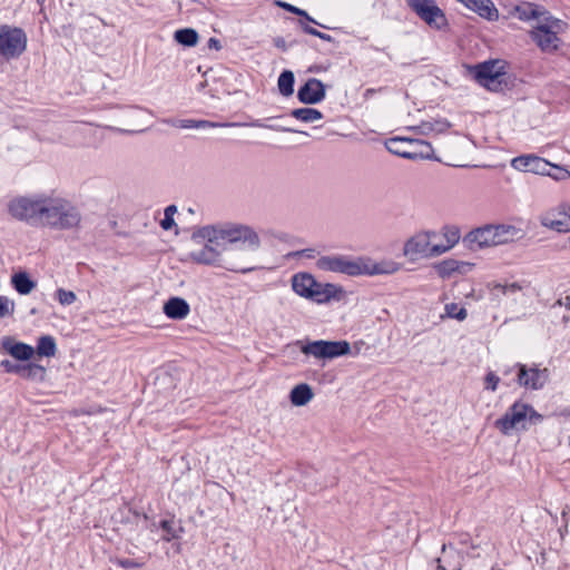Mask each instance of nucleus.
<instances>
[{"instance_id":"obj_28","label":"nucleus","mask_w":570,"mask_h":570,"mask_svg":"<svg viewBox=\"0 0 570 570\" xmlns=\"http://www.w3.org/2000/svg\"><path fill=\"white\" fill-rule=\"evenodd\" d=\"M20 376L31 381H42L46 376V368L39 364L29 363L22 365Z\"/></svg>"},{"instance_id":"obj_31","label":"nucleus","mask_w":570,"mask_h":570,"mask_svg":"<svg viewBox=\"0 0 570 570\" xmlns=\"http://www.w3.org/2000/svg\"><path fill=\"white\" fill-rule=\"evenodd\" d=\"M461 263L454 259H446L436 265V271L441 277H449L454 272L460 271Z\"/></svg>"},{"instance_id":"obj_39","label":"nucleus","mask_w":570,"mask_h":570,"mask_svg":"<svg viewBox=\"0 0 570 570\" xmlns=\"http://www.w3.org/2000/svg\"><path fill=\"white\" fill-rule=\"evenodd\" d=\"M409 7L416 13H421L424 10L435 3V0H406Z\"/></svg>"},{"instance_id":"obj_25","label":"nucleus","mask_w":570,"mask_h":570,"mask_svg":"<svg viewBox=\"0 0 570 570\" xmlns=\"http://www.w3.org/2000/svg\"><path fill=\"white\" fill-rule=\"evenodd\" d=\"M291 116L306 124L315 122L323 118V114L320 110L311 107L293 109Z\"/></svg>"},{"instance_id":"obj_41","label":"nucleus","mask_w":570,"mask_h":570,"mask_svg":"<svg viewBox=\"0 0 570 570\" xmlns=\"http://www.w3.org/2000/svg\"><path fill=\"white\" fill-rule=\"evenodd\" d=\"M494 288L500 289V292L504 295L514 294L522 289L521 285L518 283L511 284H497Z\"/></svg>"},{"instance_id":"obj_21","label":"nucleus","mask_w":570,"mask_h":570,"mask_svg":"<svg viewBox=\"0 0 570 570\" xmlns=\"http://www.w3.org/2000/svg\"><path fill=\"white\" fill-rule=\"evenodd\" d=\"M515 13L520 20L529 21L535 19L537 22L541 21L544 16H551L542 7L529 2L515 7Z\"/></svg>"},{"instance_id":"obj_37","label":"nucleus","mask_w":570,"mask_h":570,"mask_svg":"<svg viewBox=\"0 0 570 570\" xmlns=\"http://www.w3.org/2000/svg\"><path fill=\"white\" fill-rule=\"evenodd\" d=\"M276 4L292 13L304 17L308 22L318 24L305 10H302L293 4L283 1H277Z\"/></svg>"},{"instance_id":"obj_52","label":"nucleus","mask_w":570,"mask_h":570,"mask_svg":"<svg viewBox=\"0 0 570 570\" xmlns=\"http://www.w3.org/2000/svg\"><path fill=\"white\" fill-rule=\"evenodd\" d=\"M569 446H570V435H569V442H568Z\"/></svg>"},{"instance_id":"obj_16","label":"nucleus","mask_w":570,"mask_h":570,"mask_svg":"<svg viewBox=\"0 0 570 570\" xmlns=\"http://www.w3.org/2000/svg\"><path fill=\"white\" fill-rule=\"evenodd\" d=\"M297 98L306 105L318 104L325 98V86L321 80L311 78L298 89Z\"/></svg>"},{"instance_id":"obj_42","label":"nucleus","mask_w":570,"mask_h":570,"mask_svg":"<svg viewBox=\"0 0 570 570\" xmlns=\"http://www.w3.org/2000/svg\"><path fill=\"white\" fill-rule=\"evenodd\" d=\"M499 381L500 379L495 373L489 372L485 376V389L494 392L498 387Z\"/></svg>"},{"instance_id":"obj_14","label":"nucleus","mask_w":570,"mask_h":570,"mask_svg":"<svg viewBox=\"0 0 570 570\" xmlns=\"http://www.w3.org/2000/svg\"><path fill=\"white\" fill-rule=\"evenodd\" d=\"M511 167L519 171L533 173L538 175H551V164L534 155H522L511 160Z\"/></svg>"},{"instance_id":"obj_44","label":"nucleus","mask_w":570,"mask_h":570,"mask_svg":"<svg viewBox=\"0 0 570 570\" xmlns=\"http://www.w3.org/2000/svg\"><path fill=\"white\" fill-rule=\"evenodd\" d=\"M288 257H306V258H314L315 257V250L313 248H306L302 250H296L288 254Z\"/></svg>"},{"instance_id":"obj_20","label":"nucleus","mask_w":570,"mask_h":570,"mask_svg":"<svg viewBox=\"0 0 570 570\" xmlns=\"http://www.w3.org/2000/svg\"><path fill=\"white\" fill-rule=\"evenodd\" d=\"M417 16L431 28L438 30L444 28L448 23L444 12L436 6V3L421 10V13Z\"/></svg>"},{"instance_id":"obj_3","label":"nucleus","mask_w":570,"mask_h":570,"mask_svg":"<svg viewBox=\"0 0 570 570\" xmlns=\"http://www.w3.org/2000/svg\"><path fill=\"white\" fill-rule=\"evenodd\" d=\"M320 271L341 273L348 276L361 275H389L400 269V264L394 261L374 262L367 257L353 258L347 255L321 256L316 262Z\"/></svg>"},{"instance_id":"obj_22","label":"nucleus","mask_w":570,"mask_h":570,"mask_svg":"<svg viewBox=\"0 0 570 570\" xmlns=\"http://www.w3.org/2000/svg\"><path fill=\"white\" fill-rule=\"evenodd\" d=\"M314 397L312 387L306 383L294 386L289 394L291 403L295 406H304Z\"/></svg>"},{"instance_id":"obj_48","label":"nucleus","mask_w":570,"mask_h":570,"mask_svg":"<svg viewBox=\"0 0 570 570\" xmlns=\"http://www.w3.org/2000/svg\"><path fill=\"white\" fill-rule=\"evenodd\" d=\"M208 47L210 49H215V50H220L222 49V45H220V41L216 38H210L208 40Z\"/></svg>"},{"instance_id":"obj_17","label":"nucleus","mask_w":570,"mask_h":570,"mask_svg":"<svg viewBox=\"0 0 570 570\" xmlns=\"http://www.w3.org/2000/svg\"><path fill=\"white\" fill-rule=\"evenodd\" d=\"M1 345L12 357L19 361H28L35 354V348L31 345L16 342L9 336L2 338Z\"/></svg>"},{"instance_id":"obj_9","label":"nucleus","mask_w":570,"mask_h":570,"mask_svg":"<svg viewBox=\"0 0 570 570\" xmlns=\"http://www.w3.org/2000/svg\"><path fill=\"white\" fill-rule=\"evenodd\" d=\"M27 33L19 27L0 24V62L18 59L27 49Z\"/></svg>"},{"instance_id":"obj_36","label":"nucleus","mask_w":570,"mask_h":570,"mask_svg":"<svg viewBox=\"0 0 570 570\" xmlns=\"http://www.w3.org/2000/svg\"><path fill=\"white\" fill-rule=\"evenodd\" d=\"M403 142V139H400V138H393L391 139L389 142H387V149L395 154V155H399V156H402L404 158H407V159H413L414 158V154L412 153H409V151H404L401 149V147H399L400 144Z\"/></svg>"},{"instance_id":"obj_53","label":"nucleus","mask_w":570,"mask_h":570,"mask_svg":"<svg viewBox=\"0 0 570 570\" xmlns=\"http://www.w3.org/2000/svg\"><path fill=\"white\" fill-rule=\"evenodd\" d=\"M43 0H38V2H42Z\"/></svg>"},{"instance_id":"obj_45","label":"nucleus","mask_w":570,"mask_h":570,"mask_svg":"<svg viewBox=\"0 0 570 570\" xmlns=\"http://www.w3.org/2000/svg\"><path fill=\"white\" fill-rule=\"evenodd\" d=\"M58 301L62 305H67L71 303V292H67L62 288H59L56 293Z\"/></svg>"},{"instance_id":"obj_32","label":"nucleus","mask_w":570,"mask_h":570,"mask_svg":"<svg viewBox=\"0 0 570 570\" xmlns=\"http://www.w3.org/2000/svg\"><path fill=\"white\" fill-rule=\"evenodd\" d=\"M160 528L164 530L165 534L163 537V539L165 541H170L173 539H176V538H179L180 537V533L183 531L181 528H177L175 527L174 522L173 521H169V520H163L160 522Z\"/></svg>"},{"instance_id":"obj_29","label":"nucleus","mask_w":570,"mask_h":570,"mask_svg":"<svg viewBox=\"0 0 570 570\" xmlns=\"http://www.w3.org/2000/svg\"><path fill=\"white\" fill-rule=\"evenodd\" d=\"M294 73L289 70H284L277 81L279 92L285 97L291 96L294 92Z\"/></svg>"},{"instance_id":"obj_40","label":"nucleus","mask_w":570,"mask_h":570,"mask_svg":"<svg viewBox=\"0 0 570 570\" xmlns=\"http://www.w3.org/2000/svg\"><path fill=\"white\" fill-rule=\"evenodd\" d=\"M301 27L306 33L318 37L324 41L331 42L333 40L332 36H330L328 33L321 32L303 21H301Z\"/></svg>"},{"instance_id":"obj_33","label":"nucleus","mask_w":570,"mask_h":570,"mask_svg":"<svg viewBox=\"0 0 570 570\" xmlns=\"http://www.w3.org/2000/svg\"><path fill=\"white\" fill-rule=\"evenodd\" d=\"M444 311L449 318H455L458 321H464L468 316L466 309L455 303L446 304Z\"/></svg>"},{"instance_id":"obj_18","label":"nucleus","mask_w":570,"mask_h":570,"mask_svg":"<svg viewBox=\"0 0 570 570\" xmlns=\"http://www.w3.org/2000/svg\"><path fill=\"white\" fill-rule=\"evenodd\" d=\"M468 9L476 12L480 17L494 21L499 18V11L491 0H458Z\"/></svg>"},{"instance_id":"obj_24","label":"nucleus","mask_w":570,"mask_h":570,"mask_svg":"<svg viewBox=\"0 0 570 570\" xmlns=\"http://www.w3.org/2000/svg\"><path fill=\"white\" fill-rule=\"evenodd\" d=\"M443 236L446 240L444 245H434L432 254H444L450 250L459 240H460V232L456 227H444Z\"/></svg>"},{"instance_id":"obj_11","label":"nucleus","mask_w":570,"mask_h":570,"mask_svg":"<svg viewBox=\"0 0 570 570\" xmlns=\"http://www.w3.org/2000/svg\"><path fill=\"white\" fill-rule=\"evenodd\" d=\"M475 79L490 91H500L505 82V71L502 61H485L475 67Z\"/></svg>"},{"instance_id":"obj_34","label":"nucleus","mask_w":570,"mask_h":570,"mask_svg":"<svg viewBox=\"0 0 570 570\" xmlns=\"http://www.w3.org/2000/svg\"><path fill=\"white\" fill-rule=\"evenodd\" d=\"M16 303L8 296L0 295V318L10 317L14 314Z\"/></svg>"},{"instance_id":"obj_12","label":"nucleus","mask_w":570,"mask_h":570,"mask_svg":"<svg viewBox=\"0 0 570 570\" xmlns=\"http://www.w3.org/2000/svg\"><path fill=\"white\" fill-rule=\"evenodd\" d=\"M433 236H435V234L431 232H422L412 236L404 244V256L411 261H416L421 257L439 256L440 254H432L434 245L431 244V237Z\"/></svg>"},{"instance_id":"obj_49","label":"nucleus","mask_w":570,"mask_h":570,"mask_svg":"<svg viewBox=\"0 0 570 570\" xmlns=\"http://www.w3.org/2000/svg\"><path fill=\"white\" fill-rule=\"evenodd\" d=\"M564 305H566V307H567L568 309H570V296H567V297H566V303H564Z\"/></svg>"},{"instance_id":"obj_43","label":"nucleus","mask_w":570,"mask_h":570,"mask_svg":"<svg viewBox=\"0 0 570 570\" xmlns=\"http://www.w3.org/2000/svg\"><path fill=\"white\" fill-rule=\"evenodd\" d=\"M0 366L3 367L4 371L8 373H17V374H20V370L22 367V365L13 364L9 360L1 361Z\"/></svg>"},{"instance_id":"obj_50","label":"nucleus","mask_w":570,"mask_h":570,"mask_svg":"<svg viewBox=\"0 0 570 570\" xmlns=\"http://www.w3.org/2000/svg\"><path fill=\"white\" fill-rule=\"evenodd\" d=\"M436 562H438V568L440 570H445V568L441 564V560L440 559H438Z\"/></svg>"},{"instance_id":"obj_38","label":"nucleus","mask_w":570,"mask_h":570,"mask_svg":"<svg viewBox=\"0 0 570 570\" xmlns=\"http://www.w3.org/2000/svg\"><path fill=\"white\" fill-rule=\"evenodd\" d=\"M114 563L122 569H138L144 567L145 562L128 558H116Z\"/></svg>"},{"instance_id":"obj_27","label":"nucleus","mask_w":570,"mask_h":570,"mask_svg":"<svg viewBox=\"0 0 570 570\" xmlns=\"http://www.w3.org/2000/svg\"><path fill=\"white\" fill-rule=\"evenodd\" d=\"M450 127V124L446 120H429L423 121L417 126L420 134L430 135V134H442L446 131Z\"/></svg>"},{"instance_id":"obj_30","label":"nucleus","mask_w":570,"mask_h":570,"mask_svg":"<svg viewBox=\"0 0 570 570\" xmlns=\"http://www.w3.org/2000/svg\"><path fill=\"white\" fill-rule=\"evenodd\" d=\"M36 352L39 356L51 357L56 354V342L52 336H41L38 340Z\"/></svg>"},{"instance_id":"obj_15","label":"nucleus","mask_w":570,"mask_h":570,"mask_svg":"<svg viewBox=\"0 0 570 570\" xmlns=\"http://www.w3.org/2000/svg\"><path fill=\"white\" fill-rule=\"evenodd\" d=\"M518 371V383L521 386L529 387L532 390L541 389L547 379V370H539L535 367L528 368L525 365L517 364Z\"/></svg>"},{"instance_id":"obj_1","label":"nucleus","mask_w":570,"mask_h":570,"mask_svg":"<svg viewBox=\"0 0 570 570\" xmlns=\"http://www.w3.org/2000/svg\"><path fill=\"white\" fill-rule=\"evenodd\" d=\"M191 239L200 243L206 242L200 248L189 253V257L197 264L216 266L233 273L247 274L256 269L255 266L245 265L244 255L237 258H224L222 253L214 246L220 242L238 248L244 253H256L262 248V238L258 232L248 224L224 222L196 227L191 233Z\"/></svg>"},{"instance_id":"obj_23","label":"nucleus","mask_w":570,"mask_h":570,"mask_svg":"<svg viewBox=\"0 0 570 570\" xmlns=\"http://www.w3.org/2000/svg\"><path fill=\"white\" fill-rule=\"evenodd\" d=\"M11 284L14 289L21 294L27 295L33 291L36 283L29 277L26 272H19L12 275Z\"/></svg>"},{"instance_id":"obj_10","label":"nucleus","mask_w":570,"mask_h":570,"mask_svg":"<svg viewBox=\"0 0 570 570\" xmlns=\"http://www.w3.org/2000/svg\"><path fill=\"white\" fill-rule=\"evenodd\" d=\"M303 354L313 356L317 360H333L350 353V343L346 341H312L304 343L296 341Z\"/></svg>"},{"instance_id":"obj_5","label":"nucleus","mask_w":570,"mask_h":570,"mask_svg":"<svg viewBox=\"0 0 570 570\" xmlns=\"http://www.w3.org/2000/svg\"><path fill=\"white\" fill-rule=\"evenodd\" d=\"M543 416L524 402H514L503 416L495 420L494 426L504 435L528 431L542 422Z\"/></svg>"},{"instance_id":"obj_6","label":"nucleus","mask_w":570,"mask_h":570,"mask_svg":"<svg viewBox=\"0 0 570 570\" xmlns=\"http://www.w3.org/2000/svg\"><path fill=\"white\" fill-rule=\"evenodd\" d=\"M292 289L301 297L317 304L338 299L343 294L342 287L331 283H320L309 273H297L292 276Z\"/></svg>"},{"instance_id":"obj_47","label":"nucleus","mask_w":570,"mask_h":570,"mask_svg":"<svg viewBox=\"0 0 570 570\" xmlns=\"http://www.w3.org/2000/svg\"><path fill=\"white\" fill-rule=\"evenodd\" d=\"M274 45H275V47H277V48H279V49H282L284 51L287 49L286 41L282 37L275 38L274 39Z\"/></svg>"},{"instance_id":"obj_2","label":"nucleus","mask_w":570,"mask_h":570,"mask_svg":"<svg viewBox=\"0 0 570 570\" xmlns=\"http://www.w3.org/2000/svg\"><path fill=\"white\" fill-rule=\"evenodd\" d=\"M69 203L56 193L16 196L7 203L8 214L31 226L65 227Z\"/></svg>"},{"instance_id":"obj_13","label":"nucleus","mask_w":570,"mask_h":570,"mask_svg":"<svg viewBox=\"0 0 570 570\" xmlns=\"http://www.w3.org/2000/svg\"><path fill=\"white\" fill-rule=\"evenodd\" d=\"M569 204L563 203L558 205L557 207L543 213L539 220L540 224L549 228L551 230H556L558 233H569L570 232V217H569Z\"/></svg>"},{"instance_id":"obj_26","label":"nucleus","mask_w":570,"mask_h":570,"mask_svg":"<svg viewBox=\"0 0 570 570\" xmlns=\"http://www.w3.org/2000/svg\"><path fill=\"white\" fill-rule=\"evenodd\" d=\"M174 39L183 46L194 47L198 43L199 37L195 29L184 28L175 31Z\"/></svg>"},{"instance_id":"obj_19","label":"nucleus","mask_w":570,"mask_h":570,"mask_svg":"<svg viewBox=\"0 0 570 570\" xmlns=\"http://www.w3.org/2000/svg\"><path fill=\"white\" fill-rule=\"evenodd\" d=\"M164 314L171 320H184L190 312L189 304L181 297L169 298L163 307Z\"/></svg>"},{"instance_id":"obj_7","label":"nucleus","mask_w":570,"mask_h":570,"mask_svg":"<svg viewBox=\"0 0 570 570\" xmlns=\"http://www.w3.org/2000/svg\"><path fill=\"white\" fill-rule=\"evenodd\" d=\"M277 117H269L265 120L255 119L247 124H237V122H227V124H219V122H213L209 120H197V119H168L165 120L166 124L181 129H207V128H216V127H235V126H249L255 128H264L269 129L274 131H282V132H298L302 135H308L306 131L295 130L292 128L283 127L276 124H272L273 120H275Z\"/></svg>"},{"instance_id":"obj_4","label":"nucleus","mask_w":570,"mask_h":570,"mask_svg":"<svg viewBox=\"0 0 570 570\" xmlns=\"http://www.w3.org/2000/svg\"><path fill=\"white\" fill-rule=\"evenodd\" d=\"M524 235V230L514 225H484L471 230L466 235L465 242H468L472 248H483L520 240Z\"/></svg>"},{"instance_id":"obj_46","label":"nucleus","mask_w":570,"mask_h":570,"mask_svg":"<svg viewBox=\"0 0 570 570\" xmlns=\"http://www.w3.org/2000/svg\"><path fill=\"white\" fill-rule=\"evenodd\" d=\"M554 168L558 170V174L554 175L556 179L563 180V179H568L570 177L569 170L561 168V167H554Z\"/></svg>"},{"instance_id":"obj_8","label":"nucleus","mask_w":570,"mask_h":570,"mask_svg":"<svg viewBox=\"0 0 570 570\" xmlns=\"http://www.w3.org/2000/svg\"><path fill=\"white\" fill-rule=\"evenodd\" d=\"M564 27L566 23L562 20L552 16H544L529 35L541 51L550 53L558 50L561 43L558 35L563 31Z\"/></svg>"},{"instance_id":"obj_51","label":"nucleus","mask_w":570,"mask_h":570,"mask_svg":"<svg viewBox=\"0 0 570 570\" xmlns=\"http://www.w3.org/2000/svg\"><path fill=\"white\" fill-rule=\"evenodd\" d=\"M503 374H504V375L510 374V370L504 371V372H503Z\"/></svg>"},{"instance_id":"obj_35","label":"nucleus","mask_w":570,"mask_h":570,"mask_svg":"<svg viewBox=\"0 0 570 570\" xmlns=\"http://www.w3.org/2000/svg\"><path fill=\"white\" fill-rule=\"evenodd\" d=\"M177 213V207L175 205H169L164 210V218L160 222V226L164 230H170L176 224L174 220V216Z\"/></svg>"}]
</instances>
